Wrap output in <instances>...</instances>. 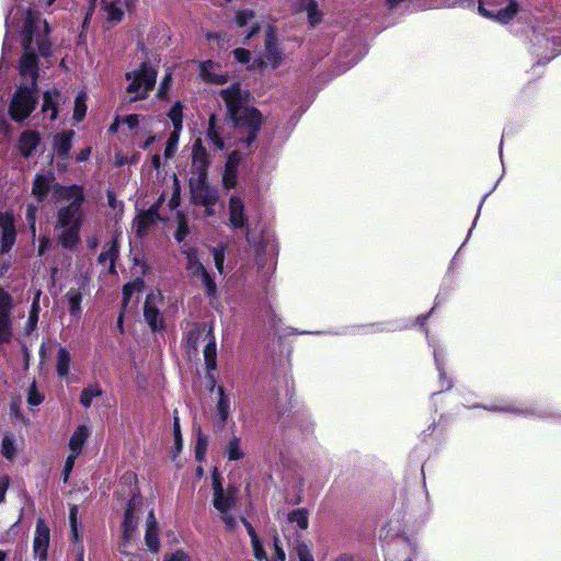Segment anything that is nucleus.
Here are the masks:
<instances>
[{
    "instance_id": "nucleus-13",
    "label": "nucleus",
    "mask_w": 561,
    "mask_h": 561,
    "mask_svg": "<svg viewBox=\"0 0 561 561\" xmlns=\"http://www.w3.org/2000/svg\"><path fill=\"white\" fill-rule=\"evenodd\" d=\"M478 9L479 13L485 18L494 19L500 23H507L517 13L518 5L514 0H508V4L504 9L493 12L484 8L483 0H479Z\"/></svg>"
},
{
    "instance_id": "nucleus-6",
    "label": "nucleus",
    "mask_w": 561,
    "mask_h": 561,
    "mask_svg": "<svg viewBox=\"0 0 561 561\" xmlns=\"http://www.w3.org/2000/svg\"><path fill=\"white\" fill-rule=\"evenodd\" d=\"M138 501L134 497L129 501L125 512L124 522L122 524V538L119 550L124 554L129 553V546L137 538V525L139 517L135 515Z\"/></svg>"
},
{
    "instance_id": "nucleus-53",
    "label": "nucleus",
    "mask_w": 561,
    "mask_h": 561,
    "mask_svg": "<svg viewBox=\"0 0 561 561\" xmlns=\"http://www.w3.org/2000/svg\"><path fill=\"white\" fill-rule=\"evenodd\" d=\"M164 561H191V558L183 550H176L164 556Z\"/></svg>"
},
{
    "instance_id": "nucleus-21",
    "label": "nucleus",
    "mask_w": 561,
    "mask_h": 561,
    "mask_svg": "<svg viewBox=\"0 0 561 561\" xmlns=\"http://www.w3.org/2000/svg\"><path fill=\"white\" fill-rule=\"evenodd\" d=\"M0 229L2 233V245H13L15 241V228L13 215L11 213H0Z\"/></svg>"
},
{
    "instance_id": "nucleus-48",
    "label": "nucleus",
    "mask_w": 561,
    "mask_h": 561,
    "mask_svg": "<svg viewBox=\"0 0 561 561\" xmlns=\"http://www.w3.org/2000/svg\"><path fill=\"white\" fill-rule=\"evenodd\" d=\"M225 248H213V259L216 268L220 274L224 273V261H225Z\"/></svg>"
},
{
    "instance_id": "nucleus-47",
    "label": "nucleus",
    "mask_w": 561,
    "mask_h": 561,
    "mask_svg": "<svg viewBox=\"0 0 561 561\" xmlns=\"http://www.w3.org/2000/svg\"><path fill=\"white\" fill-rule=\"evenodd\" d=\"M173 436H174V449L176 454H179L182 449V435L180 430V420L176 415V412L174 413L173 417Z\"/></svg>"
},
{
    "instance_id": "nucleus-27",
    "label": "nucleus",
    "mask_w": 561,
    "mask_h": 561,
    "mask_svg": "<svg viewBox=\"0 0 561 561\" xmlns=\"http://www.w3.org/2000/svg\"><path fill=\"white\" fill-rule=\"evenodd\" d=\"M75 137L73 130H67L64 133H60L54 137V150L55 152L66 158L71 149V141Z\"/></svg>"
},
{
    "instance_id": "nucleus-12",
    "label": "nucleus",
    "mask_w": 561,
    "mask_h": 561,
    "mask_svg": "<svg viewBox=\"0 0 561 561\" xmlns=\"http://www.w3.org/2000/svg\"><path fill=\"white\" fill-rule=\"evenodd\" d=\"M159 295L150 293L145 301L144 317L151 330L157 331L163 328V318L157 308Z\"/></svg>"
},
{
    "instance_id": "nucleus-10",
    "label": "nucleus",
    "mask_w": 561,
    "mask_h": 561,
    "mask_svg": "<svg viewBox=\"0 0 561 561\" xmlns=\"http://www.w3.org/2000/svg\"><path fill=\"white\" fill-rule=\"evenodd\" d=\"M50 541V531L48 525L43 520L38 519L35 527L33 552L34 557L39 561L47 559V550Z\"/></svg>"
},
{
    "instance_id": "nucleus-16",
    "label": "nucleus",
    "mask_w": 561,
    "mask_h": 561,
    "mask_svg": "<svg viewBox=\"0 0 561 561\" xmlns=\"http://www.w3.org/2000/svg\"><path fill=\"white\" fill-rule=\"evenodd\" d=\"M144 289V282L140 278L127 283L123 288V312L137 306L139 294Z\"/></svg>"
},
{
    "instance_id": "nucleus-46",
    "label": "nucleus",
    "mask_w": 561,
    "mask_h": 561,
    "mask_svg": "<svg viewBox=\"0 0 561 561\" xmlns=\"http://www.w3.org/2000/svg\"><path fill=\"white\" fill-rule=\"evenodd\" d=\"M207 437L204 436L202 433H198L195 446V456L198 461H202L204 459L207 449Z\"/></svg>"
},
{
    "instance_id": "nucleus-2",
    "label": "nucleus",
    "mask_w": 561,
    "mask_h": 561,
    "mask_svg": "<svg viewBox=\"0 0 561 561\" xmlns=\"http://www.w3.org/2000/svg\"><path fill=\"white\" fill-rule=\"evenodd\" d=\"M83 198V191L77 185L55 190V199L67 203V205L59 208L56 225L62 245H75L79 241Z\"/></svg>"
},
{
    "instance_id": "nucleus-20",
    "label": "nucleus",
    "mask_w": 561,
    "mask_h": 561,
    "mask_svg": "<svg viewBox=\"0 0 561 561\" xmlns=\"http://www.w3.org/2000/svg\"><path fill=\"white\" fill-rule=\"evenodd\" d=\"M146 526V545L151 552L157 553L160 549V540L158 537V523L152 511L148 514Z\"/></svg>"
},
{
    "instance_id": "nucleus-41",
    "label": "nucleus",
    "mask_w": 561,
    "mask_h": 561,
    "mask_svg": "<svg viewBox=\"0 0 561 561\" xmlns=\"http://www.w3.org/2000/svg\"><path fill=\"white\" fill-rule=\"evenodd\" d=\"M19 445L16 440L11 436H4L2 439V455L9 459L13 460L18 454Z\"/></svg>"
},
{
    "instance_id": "nucleus-63",
    "label": "nucleus",
    "mask_w": 561,
    "mask_h": 561,
    "mask_svg": "<svg viewBox=\"0 0 561 561\" xmlns=\"http://www.w3.org/2000/svg\"><path fill=\"white\" fill-rule=\"evenodd\" d=\"M151 165L154 170H157V175H160V167H161V157L156 153L151 157Z\"/></svg>"
},
{
    "instance_id": "nucleus-18",
    "label": "nucleus",
    "mask_w": 561,
    "mask_h": 561,
    "mask_svg": "<svg viewBox=\"0 0 561 561\" xmlns=\"http://www.w3.org/2000/svg\"><path fill=\"white\" fill-rule=\"evenodd\" d=\"M241 157L237 151L229 154L222 174V184L226 188H233L237 185L238 167Z\"/></svg>"
},
{
    "instance_id": "nucleus-35",
    "label": "nucleus",
    "mask_w": 561,
    "mask_h": 561,
    "mask_svg": "<svg viewBox=\"0 0 561 561\" xmlns=\"http://www.w3.org/2000/svg\"><path fill=\"white\" fill-rule=\"evenodd\" d=\"M168 117L170 118L173 130L182 131L183 129V106L181 102H176L168 112Z\"/></svg>"
},
{
    "instance_id": "nucleus-59",
    "label": "nucleus",
    "mask_w": 561,
    "mask_h": 561,
    "mask_svg": "<svg viewBox=\"0 0 561 561\" xmlns=\"http://www.w3.org/2000/svg\"><path fill=\"white\" fill-rule=\"evenodd\" d=\"M234 58L242 64H245L250 60V51L243 48H236L233 50Z\"/></svg>"
},
{
    "instance_id": "nucleus-60",
    "label": "nucleus",
    "mask_w": 561,
    "mask_h": 561,
    "mask_svg": "<svg viewBox=\"0 0 561 561\" xmlns=\"http://www.w3.org/2000/svg\"><path fill=\"white\" fill-rule=\"evenodd\" d=\"M202 282H203L204 286L206 287L207 294L208 295H214L215 291H216V284L210 278L208 273L202 277Z\"/></svg>"
},
{
    "instance_id": "nucleus-34",
    "label": "nucleus",
    "mask_w": 561,
    "mask_h": 561,
    "mask_svg": "<svg viewBox=\"0 0 561 561\" xmlns=\"http://www.w3.org/2000/svg\"><path fill=\"white\" fill-rule=\"evenodd\" d=\"M102 393L103 391L99 385H90L82 390L79 401L84 408H89L93 399L101 397Z\"/></svg>"
},
{
    "instance_id": "nucleus-31",
    "label": "nucleus",
    "mask_w": 561,
    "mask_h": 561,
    "mask_svg": "<svg viewBox=\"0 0 561 561\" xmlns=\"http://www.w3.org/2000/svg\"><path fill=\"white\" fill-rule=\"evenodd\" d=\"M203 353L206 369L208 370L209 377H211L210 371L215 370L217 367V348L214 336H210L208 343L204 347Z\"/></svg>"
},
{
    "instance_id": "nucleus-24",
    "label": "nucleus",
    "mask_w": 561,
    "mask_h": 561,
    "mask_svg": "<svg viewBox=\"0 0 561 561\" xmlns=\"http://www.w3.org/2000/svg\"><path fill=\"white\" fill-rule=\"evenodd\" d=\"M83 289L71 287L66 294V300L68 304L69 312L71 317L79 320L82 312Z\"/></svg>"
},
{
    "instance_id": "nucleus-62",
    "label": "nucleus",
    "mask_w": 561,
    "mask_h": 561,
    "mask_svg": "<svg viewBox=\"0 0 561 561\" xmlns=\"http://www.w3.org/2000/svg\"><path fill=\"white\" fill-rule=\"evenodd\" d=\"M8 486H9V479L7 477H4L0 480V503L4 500Z\"/></svg>"
},
{
    "instance_id": "nucleus-1",
    "label": "nucleus",
    "mask_w": 561,
    "mask_h": 561,
    "mask_svg": "<svg viewBox=\"0 0 561 561\" xmlns=\"http://www.w3.org/2000/svg\"><path fill=\"white\" fill-rule=\"evenodd\" d=\"M24 39V53L20 60L19 71L22 82L12 95L9 114L15 122L26 119L34 111L37 103V55L31 32V24H27Z\"/></svg>"
},
{
    "instance_id": "nucleus-56",
    "label": "nucleus",
    "mask_w": 561,
    "mask_h": 561,
    "mask_svg": "<svg viewBox=\"0 0 561 561\" xmlns=\"http://www.w3.org/2000/svg\"><path fill=\"white\" fill-rule=\"evenodd\" d=\"M77 514H78V508L77 506H72L70 508V524H71V531H72V537L73 539L77 541L78 540V531H77Z\"/></svg>"
},
{
    "instance_id": "nucleus-9",
    "label": "nucleus",
    "mask_w": 561,
    "mask_h": 561,
    "mask_svg": "<svg viewBox=\"0 0 561 561\" xmlns=\"http://www.w3.org/2000/svg\"><path fill=\"white\" fill-rule=\"evenodd\" d=\"M11 309H12V298L11 296L0 289V342H9L12 336L11 331Z\"/></svg>"
},
{
    "instance_id": "nucleus-32",
    "label": "nucleus",
    "mask_w": 561,
    "mask_h": 561,
    "mask_svg": "<svg viewBox=\"0 0 561 561\" xmlns=\"http://www.w3.org/2000/svg\"><path fill=\"white\" fill-rule=\"evenodd\" d=\"M225 454L228 460L237 461L243 458L244 453L241 448V438L236 435L231 436L226 445Z\"/></svg>"
},
{
    "instance_id": "nucleus-25",
    "label": "nucleus",
    "mask_w": 561,
    "mask_h": 561,
    "mask_svg": "<svg viewBox=\"0 0 561 561\" xmlns=\"http://www.w3.org/2000/svg\"><path fill=\"white\" fill-rule=\"evenodd\" d=\"M236 22L239 27H243L249 25L250 31L247 33L245 38H250L254 33H256L260 28V23L255 19V15L252 11L249 10H240L236 13Z\"/></svg>"
},
{
    "instance_id": "nucleus-37",
    "label": "nucleus",
    "mask_w": 561,
    "mask_h": 561,
    "mask_svg": "<svg viewBox=\"0 0 561 561\" xmlns=\"http://www.w3.org/2000/svg\"><path fill=\"white\" fill-rule=\"evenodd\" d=\"M288 520L305 530L309 526L308 512L304 508L294 510L288 514Z\"/></svg>"
},
{
    "instance_id": "nucleus-36",
    "label": "nucleus",
    "mask_w": 561,
    "mask_h": 561,
    "mask_svg": "<svg viewBox=\"0 0 561 561\" xmlns=\"http://www.w3.org/2000/svg\"><path fill=\"white\" fill-rule=\"evenodd\" d=\"M296 1L299 2V10L307 11L308 19L312 25L320 21L321 14L317 10V4H316L314 0H296Z\"/></svg>"
},
{
    "instance_id": "nucleus-49",
    "label": "nucleus",
    "mask_w": 561,
    "mask_h": 561,
    "mask_svg": "<svg viewBox=\"0 0 561 561\" xmlns=\"http://www.w3.org/2000/svg\"><path fill=\"white\" fill-rule=\"evenodd\" d=\"M43 401V397L37 392L35 382L28 389L27 403L31 407H37Z\"/></svg>"
},
{
    "instance_id": "nucleus-26",
    "label": "nucleus",
    "mask_w": 561,
    "mask_h": 561,
    "mask_svg": "<svg viewBox=\"0 0 561 561\" xmlns=\"http://www.w3.org/2000/svg\"><path fill=\"white\" fill-rule=\"evenodd\" d=\"M61 100V94L57 90L46 91L43 95V106L42 111L44 113H49V118L51 121L56 119L58 114V103Z\"/></svg>"
},
{
    "instance_id": "nucleus-54",
    "label": "nucleus",
    "mask_w": 561,
    "mask_h": 561,
    "mask_svg": "<svg viewBox=\"0 0 561 561\" xmlns=\"http://www.w3.org/2000/svg\"><path fill=\"white\" fill-rule=\"evenodd\" d=\"M37 208L35 205L30 204L26 209V220L33 233H35V220Z\"/></svg>"
},
{
    "instance_id": "nucleus-33",
    "label": "nucleus",
    "mask_w": 561,
    "mask_h": 561,
    "mask_svg": "<svg viewBox=\"0 0 561 561\" xmlns=\"http://www.w3.org/2000/svg\"><path fill=\"white\" fill-rule=\"evenodd\" d=\"M71 355L66 347H60L57 352V374L65 377L69 374Z\"/></svg>"
},
{
    "instance_id": "nucleus-30",
    "label": "nucleus",
    "mask_w": 561,
    "mask_h": 561,
    "mask_svg": "<svg viewBox=\"0 0 561 561\" xmlns=\"http://www.w3.org/2000/svg\"><path fill=\"white\" fill-rule=\"evenodd\" d=\"M218 393V400L216 403V410L217 414L221 422H226L229 419L230 415V405L231 400L230 397L226 393L225 388L222 386H219L217 388Z\"/></svg>"
},
{
    "instance_id": "nucleus-28",
    "label": "nucleus",
    "mask_w": 561,
    "mask_h": 561,
    "mask_svg": "<svg viewBox=\"0 0 561 561\" xmlns=\"http://www.w3.org/2000/svg\"><path fill=\"white\" fill-rule=\"evenodd\" d=\"M265 59L273 69L277 68L283 61V54L274 42L272 33L267 34Z\"/></svg>"
},
{
    "instance_id": "nucleus-8",
    "label": "nucleus",
    "mask_w": 561,
    "mask_h": 561,
    "mask_svg": "<svg viewBox=\"0 0 561 561\" xmlns=\"http://www.w3.org/2000/svg\"><path fill=\"white\" fill-rule=\"evenodd\" d=\"M214 507L220 513L222 522L228 528H233L236 525V518L230 513V510L236 504V491L231 488L222 491L221 493L214 494L213 500Z\"/></svg>"
},
{
    "instance_id": "nucleus-43",
    "label": "nucleus",
    "mask_w": 561,
    "mask_h": 561,
    "mask_svg": "<svg viewBox=\"0 0 561 561\" xmlns=\"http://www.w3.org/2000/svg\"><path fill=\"white\" fill-rule=\"evenodd\" d=\"M171 182V197L169 201L170 209H174L180 205V182L176 174L172 173L169 178Z\"/></svg>"
},
{
    "instance_id": "nucleus-57",
    "label": "nucleus",
    "mask_w": 561,
    "mask_h": 561,
    "mask_svg": "<svg viewBox=\"0 0 561 561\" xmlns=\"http://www.w3.org/2000/svg\"><path fill=\"white\" fill-rule=\"evenodd\" d=\"M140 116L137 114H130L122 118V123L126 124L129 129H134L139 125Z\"/></svg>"
},
{
    "instance_id": "nucleus-11",
    "label": "nucleus",
    "mask_w": 561,
    "mask_h": 561,
    "mask_svg": "<svg viewBox=\"0 0 561 561\" xmlns=\"http://www.w3.org/2000/svg\"><path fill=\"white\" fill-rule=\"evenodd\" d=\"M199 76L201 78L211 84H224L228 81V72L222 70L218 62L213 60L199 62Z\"/></svg>"
},
{
    "instance_id": "nucleus-40",
    "label": "nucleus",
    "mask_w": 561,
    "mask_h": 561,
    "mask_svg": "<svg viewBox=\"0 0 561 561\" xmlns=\"http://www.w3.org/2000/svg\"><path fill=\"white\" fill-rule=\"evenodd\" d=\"M187 270L193 276L203 277L207 274L203 264L195 257L194 251L187 252Z\"/></svg>"
},
{
    "instance_id": "nucleus-55",
    "label": "nucleus",
    "mask_w": 561,
    "mask_h": 561,
    "mask_svg": "<svg viewBox=\"0 0 561 561\" xmlns=\"http://www.w3.org/2000/svg\"><path fill=\"white\" fill-rule=\"evenodd\" d=\"M253 554L257 560H267L266 553L259 539L252 540Z\"/></svg>"
},
{
    "instance_id": "nucleus-44",
    "label": "nucleus",
    "mask_w": 561,
    "mask_h": 561,
    "mask_svg": "<svg viewBox=\"0 0 561 561\" xmlns=\"http://www.w3.org/2000/svg\"><path fill=\"white\" fill-rule=\"evenodd\" d=\"M117 257V248H108L107 251L103 252L99 256V261L106 265L108 264V270L111 273L115 272V259Z\"/></svg>"
},
{
    "instance_id": "nucleus-64",
    "label": "nucleus",
    "mask_w": 561,
    "mask_h": 561,
    "mask_svg": "<svg viewBox=\"0 0 561 561\" xmlns=\"http://www.w3.org/2000/svg\"><path fill=\"white\" fill-rule=\"evenodd\" d=\"M90 153H91V149L89 147L82 149L78 156H77V160L79 162H83V161H87L90 157Z\"/></svg>"
},
{
    "instance_id": "nucleus-39",
    "label": "nucleus",
    "mask_w": 561,
    "mask_h": 561,
    "mask_svg": "<svg viewBox=\"0 0 561 561\" xmlns=\"http://www.w3.org/2000/svg\"><path fill=\"white\" fill-rule=\"evenodd\" d=\"M87 93L81 91L80 93H78L76 100H75V108H73V118L77 121V122H80L84 118L85 116V113H87Z\"/></svg>"
},
{
    "instance_id": "nucleus-42",
    "label": "nucleus",
    "mask_w": 561,
    "mask_h": 561,
    "mask_svg": "<svg viewBox=\"0 0 561 561\" xmlns=\"http://www.w3.org/2000/svg\"><path fill=\"white\" fill-rule=\"evenodd\" d=\"M180 134H181V131H176V130H173L170 134V136L167 140L164 152H163V156L165 159H171L176 153L178 147H179Z\"/></svg>"
},
{
    "instance_id": "nucleus-51",
    "label": "nucleus",
    "mask_w": 561,
    "mask_h": 561,
    "mask_svg": "<svg viewBox=\"0 0 561 561\" xmlns=\"http://www.w3.org/2000/svg\"><path fill=\"white\" fill-rule=\"evenodd\" d=\"M273 548H274V554L275 556L272 557L267 561H285L286 560V553H285L284 549L282 548L278 538H274Z\"/></svg>"
},
{
    "instance_id": "nucleus-5",
    "label": "nucleus",
    "mask_w": 561,
    "mask_h": 561,
    "mask_svg": "<svg viewBox=\"0 0 561 561\" xmlns=\"http://www.w3.org/2000/svg\"><path fill=\"white\" fill-rule=\"evenodd\" d=\"M18 14H21V18L23 20V26H22L23 27V30H22L23 41L25 39L26 27L28 26L27 24L30 23L31 24L30 28H31L32 37H33V45L35 46V55H37V53H38L41 56H47L48 50H49V43H48V38H47V34H48L47 22L39 19L37 15H35L30 10L24 11V10L18 9L14 15H18ZM10 15H13V12H10ZM14 19H15V16L8 18V20H7L8 27H10V25L13 23Z\"/></svg>"
},
{
    "instance_id": "nucleus-7",
    "label": "nucleus",
    "mask_w": 561,
    "mask_h": 561,
    "mask_svg": "<svg viewBox=\"0 0 561 561\" xmlns=\"http://www.w3.org/2000/svg\"><path fill=\"white\" fill-rule=\"evenodd\" d=\"M190 186L193 202L196 205L204 206L206 215H213V207L218 201L217 191L206 183V179L195 180L192 178L190 180Z\"/></svg>"
},
{
    "instance_id": "nucleus-29",
    "label": "nucleus",
    "mask_w": 561,
    "mask_h": 561,
    "mask_svg": "<svg viewBox=\"0 0 561 561\" xmlns=\"http://www.w3.org/2000/svg\"><path fill=\"white\" fill-rule=\"evenodd\" d=\"M39 142V135L36 131H25L21 135L19 140V148L21 153L27 158L36 149Z\"/></svg>"
},
{
    "instance_id": "nucleus-38",
    "label": "nucleus",
    "mask_w": 561,
    "mask_h": 561,
    "mask_svg": "<svg viewBox=\"0 0 561 561\" xmlns=\"http://www.w3.org/2000/svg\"><path fill=\"white\" fill-rule=\"evenodd\" d=\"M293 549L299 561H314L310 546L304 540H296Z\"/></svg>"
},
{
    "instance_id": "nucleus-23",
    "label": "nucleus",
    "mask_w": 561,
    "mask_h": 561,
    "mask_svg": "<svg viewBox=\"0 0 561 561\" xmlns=\"http://www.w3.org/2000/svg\"><path fill=\"white\" fill-rule=\"evenodd\" d=\"M126 3L124 0L105 1L103 7L104 18L110 23H117L124 15Z\"/></svg>"
},
{
    "instance_id": "nucleus-4",
    "label": "nucleus",
    "mask_w": 561,
    "mask_h": 561,
    "mask_svg": "<svg viewBox=\"0 0 561 561\" xmlns=\"http://www.w3.org/2000/svg\"><path fill=\"white\" fill-rule=\"evenodd\" d=\"M158 70L148 62H142L137 69L127 71L125 78L128 81L126 94L130 102L144 100L153 89L157 82Z\"/></svg>"
},
{
    "instance_id": "nucleus-15",
    "label": "nucleus",
    "mask_w": 561,
    "mask_h": 561,
    "mask_svg": "<svg viewBox=\"0 0 561 561\" xmlns=\"http://www.w3.org/2000/svg\"><path fill=\"white\" fill-rule=\"evenodd\" d=\"M55 178L51 173L37 174L33 182L32 194L37 198L38 202L43 201L50 190L55 195V190L58 185L54 184Z\"/></svg>"
},
{
    "instance_id": "nucleus-61",
    "label": "nucleus",
    "mask_w": 561,
    "mask_h": 561,
    "mask_svg": "<svg viewBox=\"0 0 561 561\" xmlns=\"http://www.w3.org/2000/svg\"><path fill=\"white\" fill-rule=\"evenodd\" d=\"M213 489L214 494H218V492L221 493L222 491H225L216 471L213 474Z\"/></svg>"
},
{
    "instance_id": "nucleus-58",
    "label": "nucleus",
    "mask_w": 561,
    "mask_h": 561,
    "mask_svg": "<svg viewBox=\"0 0 561 561\" xmlns=\"http://www.w3.org/2000/svg\"><path fill=\"white\" fill-rule=\"evenodd\" d=\"M171 81H172V78H171V73H167L159 87V91H158V96L159 98H164L168 89L170 88L171 85Z\"/></svg>"
},
{
    "instance_id": "nucleus-14",
    "label": "nucleus",
    "mask_w": 561,
    "mask_h": 561,
    "mask_svg": "<svg viewBox=\"0 0 561 561\" xmlns=\"http://www.w3.org/2000/svg\"><path fill=\"white\" fill-rule=\"evenodd\" d=\"M229 220L234 228H243L248 222L244 201L240 196H231L229 199Z\"/></svg>"
},
{
    "instance_id": "nucleus-22",
    "label": "nucleus",
    "mask_w": 561,
    "mask_h": 561,
    "mask_svg": "<svg viewBox=\"0 0 561 561\" xmlns=\"http://www.w3.org/2000/svg\"><path fill=\"white\" fill-rule=\"evenodd\" d=\"M91 435V430L88 425H79L72 433L69 439V449L71 454L80 455L82 448Z\"/></svg>"
},
{
    "instance_id": "nucleus-45",
    "label": "nucleus",
    "mask_w": 561,
    "mask_h": 561,
    "mask_svg": "<svg viewBox=\"0 0 561 561\" xmlns=\"http://www.w3.org/2000/svg\"><path fill=\"white\" fill-rule=\"evenodd\" d=\"M207 136L213 141V144L215 145V147L217 149H220V150L224 149L225 144H224V140L219 137V134H218L217 128H216L215 117L214 116H211L209 118V126H208V130H207Z\"/></svg>"
},
{
    "instance_id": "nucleus-19",
    "label": "nucleus",
    "mask_w": 561,
    "mask_h": 561,
    "mask_svg": "<svg viewBox=\"0 0 561 561\" xmlns=\"http://www.w3.org/2000/svg\"><path fill=\"white\" fill-rule=\"evenodd\" d=\"M157 220H158V209H157V206H154L147 211L140 213L136 217L133 228L135 229V231L138 236H144L157 222Z\"/></svg>"
},
{
    "instance_id": "nucleus-52",
    "label": "nucleus",
    "mask_w": 561,
    "mask_h": 561,
    "mask_svg": "<svg viewBox=\"0 0 561 561\" xmlns=\"http://www.w3.org/2000/svg\"><path fill=\"white\" fill-rule=\"evenodd\" d=\"M187 233H188L187 225H186L184 218L180 217L179 218V226H178V229L175 231V239H176V241L179 243L183 242Z\"/></svg>"
},
{
    "instance_id": "nucleus-3",
    "label": "nucleus",
    "mask_w": 561,
    "mask_h": 561,
    "mask_svg": "<svg viewBox=\"0 0 561 561\" xmlns=\"http://www.w3.org/2000/svg\"><path fill=\"white\" fill-rule=\"evenodd\" d=\"M221 96L236 125L248 128L247 146H250L262 125L261 113L254 107L244 106L248 94L241 91L239 84L221 90Z\"/></svg>"
},
{
    "instance_id": "nucleus-50",
    "label": "nucleus",
    "mask_w": 561,
    "mask_h": 561,
    "mask_svg": "<svg viewBox=\"0 0 561 561\" xmlns=\"http://www.w3.org/2000/svg\"><path fill=\"white\" fill-rule=\"evenodd\" d=\"M79 455H75V454H69V456L67 457L66 459V462H65V466H64V470H62V479L65 482L68 481V478L70 476V472L75 466V461L77 459Z\"/></svg>"
},
{
    "instance_id": "nucleus-17",
    "label": "nucleus",
    "mask_w": 561,
    "mask_h": 561,
    "mask_svg": "<svg viewBox=\"0 0 561 561\" xmlns=\"http://www.w3.org/2000/svg\"><path fill=\"white\" fill-rule=\"evenodd\" d=\"M192 168L196 171L197 176L195 180L206 179L207 172V152L203 148L202 142L197 139L193 145L192 150Z\"/></svg>"
}]
</instances>
